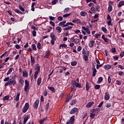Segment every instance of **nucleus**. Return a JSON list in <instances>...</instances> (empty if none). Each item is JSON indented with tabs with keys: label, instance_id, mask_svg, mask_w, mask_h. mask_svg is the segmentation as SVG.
<instances>
[{
	"label": "nucleus",
	"instance_id": "nucleus-1",
	"mask_svg": "<svg viewBox=\"0 0 124 124\" xmlns=\"http://www.w3.org/2000/svg\"><path fill=\"white\" fill-rule=\"evenodd\" d=\"M81 84L79 83V78H77L76 80H73L72 82L71 90L75 91L76 88H81Z\"/></svg>",
	"mask_w": 124,
	"mask_h": 124
},
{
	"label": "nucleus",
	"instance_id": "nucleus-2",
	"mask_svg": "<svg viewBox=\"0 0 124 124\" xmlns=\"http://www.w3.org/2000/svg\"><path fill=\"white\" fill-rule=\"evenodd\" d=\"M10 85L11 86H15V85H17V82L16 81V79L15 78V77H12V79H10V80L6 82L4 86L5 87H7V86H9Z\"/></svg>",
	"mask_w": 124,
	"mask_h": 124
},
{
	"label": "nucleus",
	"instance_id": "nucleus-3",
	"mask_svg": "<svg viewBox=\"0 0 124 124\" xmlns=\"http://www.w3.org/2000/svg\"><path fill=\"white\" fill-rule=\"evenodd\" d=\"M30 90V82L28 80H25V86L24 87V91H26V93L29 92Z\"/></svg>",
	"mask_w": 124,
	"mask_h": 124
},
{
	"label": "nucleus",
	"instance_id": "nucleus-4",
	"mask_svg": "<svg viewBox=\"0 0 124 124\" xmlns=\"http://www.w3.org/2000/svg\"><path fill=\"white\" fill-rule=\"evenodd\" d=\"M29 108H30V104L28 103H26L23 108L22 112L23 113H26L29 110Z\"/></svg>",
	"mask_w": 124,
	"mask_h": 124
},
{
	"label": "nucleus",
	"instance_id": "nucleus-5",
	"mask_svg": "<svg viewBox=\"0 0 124 124\" xmlns=\"http://www.w3.org/2000/svg\"><path fill=\"white\" fill-rule=\"evenodd\" d=\"M107 19L108 21H107L108 25V26H112V20H111V16L110 15H107Z\"/></svg>",
	"mask_w": 124,
	"mask_h": 124
},
{
	"label": "nucleus",
	"instance_id": "nucleus-6",
	"mask_svg": "<svg viewBox=\"0 0 124 124\" xmlns=\"http://www.w3.org/2000/svg\"><path fill=\"white\" fill-rule=\"evenodd\" d=\"M38 105H39V100L37 99L33 103V108H34V109H37Z\"/></svg>",
	"mask_w": 124,
	"mask_h": 124
},
{
	"label": "nucleus",
	"instance_id": "nucleus-7",
	"mask_svg": "<svg viewBox=\"0 0 124 124\" xmlns=\"http://www.w3.org/2000/svg\"><path fill=\"white\" fill-rule=\"evenodd\" d=\"M78 108H74L70 112V114L72 115L73 114H75V113H78Z\"/></svg>",
	"mask_w": 124,
	"mask_h": 124
},
{
	"label": "nucleus",
	"instance_id": "nucleus-8",
	"mask_svg": "<svg viewBox=\"0 0 124 124\" xmlns=\"http://www.w3.org/2000/svg\"><path fill=\"white\" fill-rule=\"evenodd\" d=\"M72 23H75V24H78V25H80L81 24V20H80L79 19H73L72 21Z\"/></svg>",
	"mask_w": 124,
	"mask_h": 124
},
{
	"label": "nucleus",
	"instance_id": "nucleus-9",
	"mask_svg": "<svg viewBox=\"0 0 124 124\" xmlns=\"http://www.w3.org/2000/svg\"><path fill=\"white\" fill-rule=\"evenodd\" d=\"M95 43V41L94 40H91L89 43V46L90 47V48H93V46L94 45Z\"/></svg>",
	"mask_w": 124,
	"mask_h": 124
},
{
	"label": "nucleus",
	"instance_id": "nucleus-10",
	"mask_svg": "<svg viewBox=\"0 0 124 124\" xmlns=\"http://www.w3.org/2000/svg\"><path fill=\"white\" fill-rule=\"evenodd\" d=\"M104 98H105V100H109V99H110V95H109V93L106 92L105 93Z\"/></svg>",
	"mask_w": 124,
	"mask_h": 124
},
{
	"label": "nucleus",
	"instance_id": "nucleus-11",
	"mask_svg": "<svg viewBox=\"0 0 124 124\" xmlns=\"http://www.w3.org/2000/svg\"><path fill=\"white\" fill-rule=\"evenodd\" d=\"M82 29L84 30V31H86V32L88 34H91V31H90V30L88 28L82 26Z\"/></svg>",
	"mask_w": 124,
	"mask_h": 124
},
{
	"label": "nucleus",
	"instance_id": "nucleus-12",
	"mask_svg": "<svg viewBox=\"0 0 124 124\" xmlns=\"http://www.w3.org/2000/svg\"><path fill=\"white\" fill-rule=\"evenodd\" d=\"M82 29L84 30V31H86V32L88 34H91V31H90V30L88 28L82 26Z\"/></svg>",
	"mask_w": 124,
	"mask_h": 124
},
{
	"label": "nucleus",
	"instance_id": "nucleus-13",
	"mask_svg": "<svg viewBox=\"0 0 124 124\" xmlns=\"http://www.w3.org/2000/svg\"><path fill=\"white\" fill-rule=\"evenodd\" d=\"M82 29L84 30V31H86V32L88 34H91V31H90V30L88 28L82 26Z\"/></svg>",
	"mask_w": 124,
	"mask_h": 124
},
{
	"label": "nucleus",
	"instance_id": "nucleus-14",
	"mask_svg": "<svg viewBox=\"0 0 124 124\" xmlns=\"http://www.w3.org/2000/svg\"><path fill=\"white\" fill-rule=\"evenodd\" d=\"M82 29L84 30V31H86V32L88 34H91V31H90V30L88 28L82 26Z\"/></svg>",
	"mask_w": 124,
	"mask_h": 124
},
{
	"label": "nucleus",
	"instance_id": "nucleus-15",
	"mask_svg": "<svg viewBox=\"0 0 124 124\" xmlns=\"http://www.w3.org/2000/svg\"><path fill=\"white\" fill-rule=\"evenodd\" d=\"M35 70H36V71H35V72L37 73H39V72H40V66H39V65H35Z\"/></svg>",
	"mask_w": 124,
	"mask_h": 124
},
{
	"label": "nucleus",
	"instance_id": "nucleus-16",
	"mask_svg": "<svg viewBox=\"0 0 124 124\" xmlns=\"http://www.w3.org/2000/svg\"><path fill=\"white\" fill-rule=\"evenodd\" d=\"M31 66H32L33 65V64L35 63V59H34V57H32V56H31Z\"/></svg>",
	"mask_w": 124,
	"mask_h": 124
},
{
	"label": "nucleus",
	"instance_id": "nucleus-17",
	"mask_svg": "<svg viewBox=\"0 0 124 124\" xmlns=\"http://www.w3.org/2000/svg\"><path fill=\"white\" fill-rule=\"evenodd\" d=\"M93 104H94V102H89L86 105L87 108H90V107H92V106H93Z\"/></svg>",
	"mask_w": 124,
	"mask_h": 124
},
{
	"label": "nucleus",
	"instance_id": "nucleus-18",
	"mask_svg": "<svg viewBox=\"0 0 124 124\" xmlns=\"http://www.w3.org/2000/svg\"><path fill=\"white\" fill-rule=\"evenodd\" d=\"M29 119H30V116L29 115H27L25 117H24L23 124H27V122H28V120H29Z\"/></svg>",
	"mask_w": 124,
	"mask_h": 124
},
{
	"label": "nucleus",
	"instance_id": "nucleus-19",
	"mask_svg": "<svg viewBox=\"0 0 124 124\" xmlns=\"http://www.w3.org/2000/svg\"><path fill=\"white\" fill-rule=\"evenodd\" d=\"M74 121H75V116H73L70 118V123L71 124H74Z\"/></svg>",
	"mask_w": 124,
	"mask_h": 124
},
{
	"label": "nucleus",
	"instance_id": "nucleus-20",
	"mask_svg": "<svg viewBox=\"0 0 124 124\" xmlns=\"http://www.w3.org/2000/svg\"><path fill=\"white\" fill-rule=\"evenodd\" d=\"M50 37L51 39H53V40H57V38H56V36L55 35V34L53 32H51L50 33Z\"/></svg>",
	"mask_w": 124,
	"mask_h": 124
},
{
	"label": "nucleus",
	"instance_id": "nucleus-21",
	"mask_svg": "<svg viewBox=\"0 0 124 124\" xmlns=\"http://www.w3.org/2000/svg\"><path fill=\"white\" fill-rule=\"evenodd\" d=\"M56 30L57 31V32H58L59 33H61V32H62V27H61L60 26H57L56 28Z\"/></svg>",
	"mask_w": 124,
	"mask_h": 124
},
{
	"label": "nucleus",
	"instance_id": "nucleus-22",
	"mask_svg": "<svg viewBox=\"0 0 124 124\" xmlns=\"http://www.w3.org/2000/svg\"><path fill=\"white\" fill-rule=\"evenodd\" d=\"M65 24H66V20L60 22L59 24V26H60V27H62H62L64 28L66 27V26H65Z\"/></svg>",
	"mask_w": 124,
	"mask_h": 124
},
{
	"label": "nucleus",
	"instance_id": "nucleus-23",
	"mask_svg": "<svg viewBox=\"0 0 124 124\" xmlns=\"http://www.w3.org/2000/svg\"><path fill=\"white\" fill-rule=\"evenodd\" d=\"M102 39H103V40L104 41V42L106 43H108L109 40H108V39L107 38L105 37V35H102Z\"/></svg>",
	"mask_w": 124,
	"mask_h": 124
},
{
	"label": "nucleus",
	"instance_id": "nucleus-24",
	"mask_svg": "<svg viewBox=\"0 0 124 124\" xmlns=\"http://www.w3.org/2000/svg\"><path fill=\"white\" fill-rule=\"evenodd\" d=\"M47 120H48V117H46L45 118H44L43 119L40 120L39 124H44V122L46 121Z\"/></svg>",
	"mask_w": 124,
	"mask_h": 124
},
{
	"label": "nucleus",
	"instance_id": "nucleus-25",
	"mask_svg": "<svg viewBox=\"0 0 124 124\" xmlns=\"http://www.w3.org/2000/svg\"><path fill=\"white\" fill-rule=\"evenodd\" d=\"M105 69H106V70H108V69H110V68H111V67H112V65H110V64H107L105 65L104 66Z\"/></svg>",
	"mask_w": 124,
	"mask_h": 124
},
{
	"label": "nucleus",
	"instance_id": "nucleus-26",
	"mask_svg": "<svg viewBox=\"0 0 124 124\" xmlns=\"http://www.w3.org/2000/svg\"><path fill=\"white\" fill-rule=\"evenodd\" d=\"M49 56H50V51L47 50L46 52V55L44 57L46 59H48L49 58Z\"/></svg>",
	"mask_w": 124,
	"mask_h": 124
},
{
	"label": "nucleus",
	"instance_id": "nucleus-27",
	"mask_svg": "<svg viewBox=\"0 0 124 124\" xmlns=\"http://www.w3.org/2000/svg\"><path fill=\"white\" fill-rule=\"evenodd\" d=\"M99 112V108H96L95 109H93L92 111V112L93 113H94L95 115H97V114L98 113V112Z\"/></svg>",
	"mask_w": 124,
	"mask_h": 124
},
{
	"label": "nucleus",
	"instance_id": "nucleus-28",
	"mask_svg": "<svg viewBox=\"0 0 124 124\" xmlns=\"http://www.w3.org/2000/svg\"><path fill=\"white\" fill-rule=\"evenodd\" d=\"M67 45L64 44L60 45L59 49H63V48H66Z\"/></svg>",
	"mask_w": 124,
	"mask_h": 124
},
{
	"label": "nucleus",
	"instance_id": "nucleus-29",
	"mask_svg": "<svg viewBox=\"0 0 124 124\" xmlns=\"http://www.w3.org/2000/svg\"><path fill=\"white\" fill-rule=\"evenodd\" d=\"M93 77H94L96 75V72H97V71L96 70V69H95V67H93Z\"/></svg>",
	"mask_w": 124,
	"mask_h": 124
},
{
	"label": "nucleus",
	"instance_id": "nucleus-30",
	"mask_svg": "<svg viewBox=\"0 0 124 124\" xmlns=\"http://www.w3.org/2000/svg\"><path fill=\"white\" fill-rule=\"evenodd\" d=\"M61 68L62 69H59L60 73H62V72H63V70L64 71H65L66 70V69H67L66 67H65L61 66Z\"/></svg>",
	"mask_w": 124,
	"mask_h": 124
},
{
	"label": "nucleus",
	"instance_id": "nucleus-31",
	"mask_svg": "<svg viewBox=\"0 0 124 124\" xmlns=\"http://www.w3.org/2000/svg\"><path fill=\"white\" fill-rule=\"evenodd\" d=\"M80 15L82 16V17H85L87 16V12L85 11H82L80 13Z\"/></svg>",
	"mask_w": 124,
	"mask_h": 124
},
{
	"label": "nucleus",
	"instance_id": "nucleus-32",
	"mask_svg": "<svg viewBox=\"0 0 124 124\" xmlns=\"http://www.w3.org/2000/svg\"><path fill=\"white\" fill-rule=\"evenodd\" d=\"M20 93H18L16 95V98L15 99V100H16V101H19V99H20Z\"/></svg>",
	"mask_w": 124,
	"mask_h": 124
},
{
	"label": "nucleus",
	"instance_id": "nucleus-33",
	"mask_svg": "<svg viewBox=\"0 0 124 124\" xmlns=\"http://www.w3.org/2000/svg\"><path fill=\"white\" fill-rule=\"evenodd\" d=\"M71 40H72V42H75L76 43H79V39H77V38H72L71 39Z\"/></svg>",
	"mask_w": 124,
	"mask_h": 124
},
{
	"label": "nucleus",
	"instance_id": "nucleus-34",
	"mask_svg": "<svg viewBox=\"0 0 124 124\" xmlns=\"http://www.w3.org/2000/svg\"><path fill=\"white\" fill-rule=\"evenodd\" d=\"M123 5H124V1H120L118 4V7H122Z\"/></svg>",
	"mask_w": 124,
	"mask_h": 124
},
{
	"label": "nucleus",
	"instance_id": "nucleus-35",
	"mask_svg": "<svg viewBox=\"0 0 124 124\" xmlns=\"http://www.w3.org/2000/svg\"><path fill=\"white\" fill-rule=\"evenodd\" d=\"M83 59L85 62L89 61V55H84Z\"/></svg>",
	"mask_w": 124,
	"mask_h": 124
},
{
	"label": "nucleus",
	"instance_id": "nucleus-36",
	"mask_svg": "<svg viewBox=\"0 0 124 124\" xmlns=\"http://www.w3.org/2000/svg\"><path fill=\"white\" fill-rule=\"evenodd\" d=\"M42 81V79L41 78H38V80H37L38 86H40V84H41Z\"/></svg>",
	"mask_w": 124,
	"mask_h": 124
},
{
	"label": "nucleus",
	"instance_id": "nucleus-37",
	"mask_svg": "<svg viewBox=\"0 0 124 124\" xmlns=\"http://www.w3.org/2000/svg\"><path fill=\"white\" fill-rule=\"evenodd\" d=\"M82 54L83 55H84V56H86L87 55H89V53L87 52V51H86L85 48H83L82 50Z\"/></svg>",
	"mask_w": 124,
	"mask_h": 124
},
{
	"label": "nucleus",
	"instance_id": "nucleus-38",
	"mask_svg": "<svg viewBox=\"0 0 124 124\" xmlns=\"http://www.w3.org/2000/svg\"><path fill=\"white\" fill-rule=\"evenodd\" d=\"M31 47H32V50H33V51H36V50H37V49L36 48V46L35 45V44H32L31 45Z\"/></svg>",
	"mask_w": 124,
	"mask_h": 124
},
{
	"label": "nucleus",
	"instance_id": "nucleus-39",
	"mask_svg": "<svg viewBox=\"0 0 124 124\" xmlns=\"http://www.w3.org/2000/svg\"><path fill=\"white\" fill-rule=\"evenodd\" d=\"M103 81V78L100 77L97 81V84H100Z\"/></svg>",
	"mask_w": 124,
	"mask_h": 124
},
{
	"label": "nucleus",
	"instance_id": "nucleus-40",
	"mask_svg": "<svg viewBox=\"0 0 124 124\" xmlns=\"http://www.w3.org/2000/svg\"><path fill=\"white\" fill-rule=\"evenodd\" d=\"M68 26H74V24L72 22H67L64 27H68Z\"/></svg>",
	"mask_w": 124,
	"mask_h": 124
},
{
	"label": "nucleus",
	"instance_id": "nucleus-41",
	"mask_svg": "<svg viewBox=\"0 0 124 124\" xmlns=\"http://www.w3.org/2000/svg\"><path fill=\"white\" fill-rule=\"evenodd\" d=\"M86 89L87 91L90 90V83L88 82H86Z\"/></svg>",
	"mask_w": 124,
	"mask_h": 124
},
{
	"label": "nucleus",
	"instance_id": "nucleus-42",
	"mask_svg": "<svg viewBox=\"0 0 124 124\" xmlns=\"http://www.w3.org/2000/svg\"><path fill=\"white\" fill-rule=\"evenodd\" d=\"M101 30L104 32L105 33H107V29L106 28L103 27L101 28Z\"/></svg>",
	"mask_w": 124,
	"mask_h": 124
},
{
	"label": "nucleus",
	"instance_id": "nucleus-43",
	"mask_svg": "<svg viewBox=\"0 0 124 124\" xmlns=\"http://www.w3.org/2000/svg\"><path fill=\"white\" fill-rule=\"evenodd\" d=\"M23 76L26 78V77H28V72L27 71L23 72Z\"/></svg>",
	"mask_w": 124,
	"mask_h": 124
},
{
	"label": "nucleus",
	"instance_id": "nucleus-44",
	"mask_svg": "<svg viewBox=\"0 0 124 124\" xmlns=\"http://www.w3.org/2000/svg\"><path fill=\"white\" fill-rule=\"evenodd\" d=\"M37 47L39 50H40L42 48L41 44L40 42H38L37 44Z\"/></svg>",
	"mask_w": 124,
	"mask_h": 124
},
{
	"label": "nucleus",
	"instance_id": "nucleus-45",
	"mask_svg": "<svg viewBox=\"0 0 124 124\" xmlns=\"http://www.w3.org/2000/svg\"><path fill=\"white\" fill-rule=\"evenodd\" d=\"M112 10H113V7H112V5H109L108 7V11H109V12H111Z\"/></svg>",
	"mask_w": 124,
	"mask_h": 124
},
{
	"label": "nucleus",
	"instance_id": "nucleus-46",
	"mask_svg": "<svg viewBox=\"0 0 124 124\" xmlns=\"http://www.w3.org/2000/svg\"><path fill=\"white\" fill-rule=\"evenodd\" d=\"M58 1L59 0H53L51 2V4H52V5H55V4H57V2H58Z\"/></svg>",
	"mask_w": 124,
	"mask_h": 124
},
{
	"label": "nucleus",
	"instance_id": "nucleus-47",
	"mask_svg": "<svg viewBox=\"0 0 124 124\" xmlns=\"http://www.w3.org/2000/svg\"><path fill=\"white\" fill-rule=\"evenodd\" d=\"M94 117H95V114H94V113H93V112H92L90 114L91 119H92V120H93V119H94Z\"/></svg>",
	"mask_w": 124,
	"mask_h": 124
},
{
	"label": "nucleus",
	"instance_id": "nucleus-48",
	"mask_svg": "<svg viewBox=\"0 0 124 124\" xmlns=\"http://www.w3.org/2000/svg\"><path fill=\"white\" fill-rule=\"evenodd\" d=\"M13 70V68H10L9 70L8 71V72L7 73V75H9L11 72H12V71Z\"/></svg>",
	"mask_w": 124,
	"mask_h": 124
},
{
	"label": "nucleus",
	"instance_id": "nucleus-49",
	"mask_svg": "<svg viewBox=\"0 0 124 124\" xmlns=\"http://www.w3.org/2000/svg\"><path fill=\"white\" fill-rule=\"evenodd\" d=\"M72 66H75L77 64V62L76 61H73L71 63Z\"/></svg>",
	"mask_w": 124,
	"mask_h": 124
},
{
	"label": "nucleus",
	"instance_id": "nucleus-50",
	"mask_svg": "<svg viewBox=\"0 0 124 124\" xmlns=\"http://www.w3.org/2000/svg\"><path fill=\"white\" fill-rule=\"evenodd\" d=\"M71 15V14H66L63 15V18H67V17H69Z\"/></svg>",
	"mask_w": 124,
	"mask_h": 124
},
{
	"label": "nucleus",
	"instance_id": "nucleus-51",
	"mask_svg": "<svg viewBox=\"0 0 124 124\" xmlns=\"http://www.w3.org/2000/svg\"><path fill=\"white\" fill-rule=\"evenodd\" d=\"M101 36V34H100V33H96L95 34V38H97L98 39V37Z\"/></svg>",
	"mask_w": 124,
	"mask_h": 124
},
{
	"label": "nucleus",
	"instance_id": "nucleus-52",
	"mask_svg": "<svg viewBox=\"0 0 124 124\" xmlns=\"http://www.w3.org/2000/svg\"><path fill=\"white\" fill-rule=\"evenodd\" d=\"M70 104H71V105H74L75 104H76V100H75V99H74V100H73L71 102V103H70Z\"/></svg>",
	"mask_w": 124,
	"mask_h": 124
},
{
	"label": "nucleus",
	"instance_id": "nucleus-53",
	"mask_svg": "<svg viewBox=\"0 0 124 124\" xmlns=\"http://www.w3.org/2000/svg\"><path fill=\"white\" fill-rule=\"evenodd\" d=\"M95 9L96 11H98V12H99L100 11V6L99 5H97L95 7Z\"/></svg>",
	"mask_w": 124,
	"mask_h": 124
},
{
	"label": "nucleus",
	"instance_id": "nucleus-54",
	"mask_svg": "<svg viewBox=\"0 0 124 124\" xmlns=\"http://www.w3.org/2000/svg\"><path fill=\"white\" fill-rule=\"evenodd\" d=\"M3 100H9V96H5L3 98Z\"/></svg>",
	"mask_w": 124,
	"mask_h": 124
},
{
	"label": "nucleus",
	"instance_id": "nucleus-55",
	"mask_svg": "<svg viewBox=\"0 0 124 124\" xmlns=\"http://www.w3.org/2000/svg\"><path fill=\"white\" fill-rule=\"evenodd\" d=\"M72 27H71V26H69V27H66V28H64V31H68V30H71V29H72Z\"/></svg>",
	"mask_w": 124,
	"mask_h": 124
},
{
	"label": "nucleus",
	"instance_id": "nucleus-56",
	"mask_svg": "<svg viewBox=\"0 0 124 124\" xmlns=\"http://www.w3.org/2000/svg\"><path fill=\"white\" fill-rule=\"evenodd\" d=\"M48 89H49L50 91H51V92L55 93V88H54L53 87H48Z\"/></svg>",
	"mask_w": 124,
	"mask_h": 124
},
{
	"label": "nucleus",
	"instance_id": "nucleus-57",
	"mask_svg": "<svg viewBox=\"0 0 124 124\" xmlns=\"http://www.w3.org/2000/svg\"><path fill=\"white\" fill-rule=\"evenodd\" d=\"M32 36H33L34 37H35V36H36V31H35V30H33V31H32Z\"/></svg>",
	"mask_w": 124,
	"mask_h": 124
},
{
	"label": "nucleus",
	"instance_id": "nucleus-58",
	"mask_svg": "<svg viewBox=\"0 0 124 124\" xmlns=\"http://www.w3.org/2000/svg\"><path fill=\"white\" fill-rule=\"evenodd\" d=\"M49 20L51 21H54V20H56V17L52 16H49Z\"/></svg>",
	"mask_w": 124,
	"mask_h": 124
},
{
	"label": "nucleus",
	"instance_id": "nucleus-59",
	"mask_svg": "<svg viewBox=\"0 0 124 124\" xmlns=\"http://www.w3.org/2000/svg\"><path fill=\"white\" fill-rule=\"evenodd\" d=\"M49 24H50V25H51V26L53 27V28H55V22H53L52 21H50L49 22Z\"/></svg>",
	"mask_w": 124,
	"mask_h": 124
},
{
	"label": "nucleus",
	"instance_id": "nucleus-60",
	"mask_svg": "<svg viewBox=\"0 0 124 124\" xmlns=\"http://www.w3.org/2000/svg\"><path fill=\"white\" fill-rule=\"evenodd\" d=\"M72 98V96L69 95V97L66 99V102H69V100Z\"/></svg>",
	"mask_w": 124,
	"mask_h": 124
},
{
	"label": "nucleus",
	"instance_id": "nucleus-61",
	"mask_svg": "<svg viewBox=\"0 0 124 124\" xmlns=\"http://www.w3.org/2000/svg\"><path fill=\"white\" fill-rule=\"evenodd\" d=\"M10 80V78H9V77H8L6 78H5V79L3 80L4 82H8V81H9Z\"/></svg>",
	"mask_w": 124,
	"mask_h": 124
},
{
	"label": "nucleus",
	"instance_id": "nucleus-62",
	"mask_svg": "<svg viewBox=\"0 0 124 124\" xmlns=\"http://www.w3.org/2000/svg\"><path fill=\"white\" fill-rule=\"evenodd\" d=\"M91 10L93 12V13H95V8H94V7H92L91 8Z\"/></svg>",
	"mask_w": 124,
	"mask_h": 124
},
{
	"label": "nucleus",
	"instance_id": "nucleus-63",
	"mask_svg": "<svg viewBox=\"0 0 124 124\" xmlns=\"http://www.w3.org/2000/svg\"><path fill=\"white\" fill-rule=\"evenodd\" d=\"M69 11V8H66L63 11L64 13H67Z\"/></svg>",
	"mask_w": 124,
	"mask_h": 124
},
{
	"label": "nucleus",
	"instance_id": "nucleus-64",
	"mask_svg": "<svg viewBox=\"0 0 124 124\" xmlns=\"http://www.w3.org/2000/svg\"><path fill=\"white\" fill-rule=\"evenodd\" d=\"M119 76H124V73L123 71H120L118 73Z\"/></svg>",
	"mask_w": 124,
	"mask_h": 124
}]
</instances>
